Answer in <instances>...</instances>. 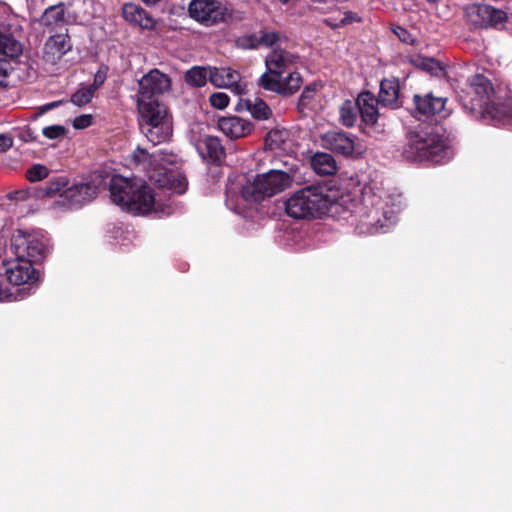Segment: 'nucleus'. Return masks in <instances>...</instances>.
<instances>
[{
    "mask_svg": "<svg viewBox=\"0 0 512 512\" xmlns=\"http://www.w3.org/2000/svg\"><path fill=\"white\" fill-rule=\"evenodd\" d=\"M403 202L372 185L337 197L321 186H307L285 202V211L294 219L312 220L329 214L345 220L360 235L385 233L398 220Z\"/></svg>",
    "mask_w": 512,
    "mask_h": 512,
    "instance_id": "nucleus-1",
    "label": "nucleus"
},
{
    "mask_svg": "<svg viewBox=\"0 0 512 512\" xmlns=\"http://www.w3.org/2000/svg\"><path fill=\"white\" fill-rule=\"evenodd\" d=\"M292 178L286 171L273 168L258 174L253 180L243 182L229 180L226 188V205L235 213L242 214L247 204L260 202L282 192L290 186Z\"/></svg>",
    "mask_w": 512,
    "mask_h": 512,
    "instance_id": "nucleus-2",
    "label": "nucleus"
},
{
    "mask_svg": "<svg viewBox=\"0 0 512 512\" xmlns=\"http://www.w3.org/2000/svg\"><path fill=\"white\" fill-rule=\"evenodd\" d=\"M109 189L113 203L131 214L166 216L173 213L171 205L162 204L153 189L142 179L115 175Z\"/></svg>",
    "mask_w": 512,
    "mask_h": 512,
    "instance_id": "nucleus-3",
    "label": "nucleus"
},
{
    "mask_svg": "<svg viewBox=\"0 0 512 512\" xmlns=\"http://www.w3.org/2000/svg\"><path fill=\"white\" fill-rule=\"evenodd\" d=\"M137 166L146 170L151 181L159 187L175 194L186 192L188 182L178 168V156L172 152L158 151L150 155L146 150L137 148L132 154Z\"/></svg>",
    "mask_w": 512,
    "mask_h": 512,
    "instance_id": "nucleus-4",
    "label": "nucleus"
},
{
    "mask_svg": "<svg viewBox=\"0 0 512 512\" xmlns=\"http://www.w3.org/2000/svg\"><path fill=\"white\" fill-rule=\"evenodd\" d=\"M299 57L284 49H274L265 58L266 72L259 78V85L265 90L279 95H292L302 85V77L298 72L283 74L295 67Z\"/></svg>",
    "mask_w": 512,
    "mask_h": 512,
    "instance_id": "nucleus-5",
    "label": "nucleus"
},
{
    "mask_svg": "<svg viewBox=\"0 0 512 512\" xmlns=\"http://www.w3.org/2000/svg\"><path fill=\"white\" fill-rule=\"evenodd\" d=\"M404 156L411 161H431L442 164L453 157V149L442 135L417 131L409 134Z\"/></svg>",
    "mask_w": 512,
    "mask_h": 512,
    "instance_id": "nucleus-6",
    "label": "nucleus"
},
{
    "mask_svg": "<svg viewBox=\"0 0 512 512\" xmlns=\"http://www.w3.org/2000/svg\"><path fill=\"white\" fill-rule=\"evenodd\" d=\"M103 186L101 176L94 177L86 183L68 185L65 178H57L49 183L46 188L48 195H59L58 205L75 209L91 202Z\"/></svg>",
    "mask_w": 512,
    "mask_h": 512,
    "instance_id": "nucleus-7",
    "label": "nucleus"
},
{
    "mask_svg": "<svg viewBox=\"0 0 512 512\" xmlns=\"http://www.w3.org/2000/svg\"><path fill=\"white\" fill-rule=\"evenodd\" d=\"M12 253L29 261L39 263L51 252V240L41 229H17L10 239Z\"/></svg>",
    "mask_w": 512,
    "mask_h": 512,
    "instance_id": "nucleus-8",
    "label": "nucleus"
},
{
    "mask_svg": "<svg viewBox=\"0 0 512 512\" xmlns=\"http://www.w3.org/2000/svg\"><path fill=\"white\" fill-rule=\"evenodd\" d=\"M34 263L17 256L15 259L4 262L7 280L11 285L19 287L14 292L15 296L19 297V300L34 294L40 284L41 273L34 267Z\"/></svg>",
    "mask_w": 512,
    "mask_h": 512,
    "instance_id": "nucleus-9",
    "label": "nucleus"
},
{
    "mask_svg": "<svg viewBox=\"0 0 512 512\" xmlns=\"http://www.w3.org/2000/svg\"><path fill=\"white\" fill-rule=\"evenodd\" d=\"M464 15L471 25L479 28L497 27L507 21V12L488 4L467 5Z\"/></svg>",
    "mask_w": 512,
    "mask_h": 512,
    "instance_id": "nucleus-10",
    "label": "nucleus"
},
{
    "mask_svg": "<svg viewBox=\"0 0 512 512\" xmlns=\"http://www.w3.org/2000/svg\"><path fill=\"white\" fill-rule=\"evenodd\" d=\"M171 87L170 78L158 69L150 70L139 80L138 103H160L156 97Z\"/></svg>",
    "mask_w": 512,
    "mask_h": 512,
    "instance_id": "nucleus-11",
    "label": "nucleus"
},
{
    "mask_svg": "<svg viewBox=\"0 0 512 512\" xmlns=\"http://www.w3.org/2000/svg\"><path fill=\"white\" fill-rule=\"evenodd\" d=\"M211 83L219 88H227L235 95H242L247 90V83L239 72L229 67H211Z\"/></svg>",
    "mask_w": 512,
    "mask_h": 512,
    "instance_id": "nucleus-12",
    "label": "nucleus"
},
{
    "mask_svg": "<svg viewBox=\"0 0 512 512\" xmlns=\"http://www.w3.org/2000/svg\"><path fill=\"white\" fill-rule=\"evenodd\" d=\"M188 11L193 19L207 24L216 23L224 16L221 4L217 0H192Z\"/></svg>",
    "mask_w": 512,
    "mask_h": 512,
    "instance_id": "nucleus-13",
    "label": "nucleus"
},
{
    "mask_svg": "<svg viewBox=\"0 0 512 512\" xmlns=\"http://www.w3.org/2000/svg\"><path fill=\"white\" fill-rule=\"evenodd\" d=\"M140 128L149 127L162 121L172 122L167 107L162 103H138Z\"/></svg>",
    "mask_w": 512,
    "mask_h": 512,
    "instance_id": "nucleus-14",
    "label": "nucleus"
},
{
    "mask_svg": "<svg viewBox=\"0 0 512 512\" xmlns=\"http://www.w3.org/2000/svg\"><path fill=\"white\" fill-rule=\"evenodd\" d=\"M322 146L344 156L352 155L356 144L354 138L341 131H328L321 136Z\"/></svg>",
    "mask_w": 512,
    "mask_h": 512,
    "instance_id": "nucleus-15",
    "label": "nucleus"
},
{
    "mask_svg": "<svg viewBox=\"0 0 512 512\" xmlns=\"http://www.w3.org/2000/svg\"><path fill=\"white\" fill-rule=\"evenodd\" d=\"M414 103L418 113L425 116L439 115L440 118H446L450 114L446 108V98L434 97L430 93L424 96L415 95Z\"/></svg>",
    "mask_w": 512,
    "mask_h": 512,
    "instance_id": "nucleus-16",
    "label": "nucleus"
},
{
    "mask_svg": "<svg viewBox=\"0 0 512 512\" xmlns=\"http://www.w3.org/2000/svg\"><path fill=\"white\" fill-rule=\"evenodd\" d=\"M72 45L70 38L66 34H56L48 38L44 47V60L50 64H56L68 51Z\"/></svg>",
    "mask_w": 512,
    "mask_h": 512,
    "instance_id": "nucleus-17",
    "label": "nucleus"
},
{
    "mask_svg": "<svg viewBox=\"0 0 512 512\" xmlns=\"http://www.w3.org/2000/svg\"><path fill=\"white\" fill-rule=\"evenodd\" d=\"M480 108L483 120L493 125L505 124L512 118V106L507 103L485 102Z\"/></svg>",
    "mask_w": 512,
    "mask_h": 512,
    "instance_id": "nucleus-18",
    "label": "nucleus"
},
{
    "mask_svg": "<svg viewBox=\"0 0 512 512\" xmlns=\"http://www.w3.org/2000/svg\"><path fill=\"white\" fill-rule=\"evenodd\" d=\"M218 127L223 134L231 139L244 137L252 131V124L248 120L236 116L219 119Z\"/></svg>",
    "mask_w": 512,
    "mask_h": 512,
    "instance_id": "nucleus-19",
    "label": "nucleus"
},
{
    "mask_svg": "<svg viewBox=\"0 0 512 512\" xmlns=\"http://www.w3.org/2000/svg\"><path fill=\"white\" fill-rule=\"evenodd\" d=\"M378 101L370 92L361 93L356 101L358 112L363 122L367 125H373L377 122L379 113L377 109Z\"/></svg>",
    "mask_w": 512,
    "mask_h": 512,
    "instance_id": "nucleus-20",
    "label": "nucleus"
},
{
    "mask_svg": "<svg viewBox=\"0 0 512 512\" xmlns=\"http://www.w3.org/2000/svg\"><path fill=\"white\" fill-rule=\"evenodd\" d=\"M123 17L130 23L144 29L153 28L155 22L153 18L140 6L134 3H126L122 8Z\"/></svg>",
    "mask_w": 512,
    "mask_h": 512,
    "instance_id": "nucleus-21",
    "label": "nucleus"
},
{
    "mask_svg": "<svg viewBox=\"0 0 512 512\" xmlns=\"http://www.w3.org/2000/svg\"><path fill=\"white\" fill-rule=\"evenodd\" d=\"M400 85L398 79H384L380 83L378 102L383 106L397 107Z\"/></svg>",
    "mask_w": 512,
    "mask_h": 512,
    "instance_id": "nucleus-22",
    "label": "nucleus"
},
{
    "mask_svg": "<svg viewBox=\"0 0 512 512\" xmlns=\"http://www.w3.org/2000/svg\"><path fill=\"white\" fill-rule=\"evenodd\" d=\"M145 137L153 145H158L168 141L173 132L172 122L162 121L149 127L140 128Z\"/></svg>",
    "mask_w": 512,
    "mask_h": 512,
    "instance_id": "nucleus-23",
    "label": "nucleus"
},
{
    "mask_svg": "<svg viewBox=\"0 0 512 512\" xmlns=\"http://www.w3.org/2000/svg\"><path fill=\"white\" fill-rule=\"evenodd\" d=\"M23 53V45L12 34L0 26V54L10 60L18 59Z\"/></svg>",
    "mask_w": 512,
    "mask_h": 512,
    "instance_id": "nucleus-24",
    "label": "nucleus"
},
{
    "mask_svg": "<svg viewBox=\"0 0 512 512\" xmlns=\"http://www.w3.org/2000/svg\"><path fill=\"white\" fill-rule=\"evenodd\" d=\"M311 167L319 175H332L336 172L335 159L328 153H316L311 158Z\"/></svg>",
    "mask_w": 512,
    "mask_h": 512,
    "instance_id": "nucleus-25",
    "label": "nucleus"
},
{
    "mask_svg": "<svg viewBox=\"0 0 512 512\" xmlns=\"http://www.w3.org/2000/svg\"><path fill=\"white\" fill-rule=\"evenodd\" d=\"M204 149L206 150L207 156L213 161L220 160L224 154L220 140L214 136H205L202 142L197 146V150L203 156Z\"/></svg>",
    "mask_w": 512,
    "mask_h": 512,
    "instance_id": "nucleus-26",
    "label": "nucleus"
},
{
    "mask_svg": "<svg viewBox=\"0 0 512 512\" xmlns=\"http://www.w3.org/2000/svg\"><path fill=\"white\" fill-rule=\"evenodd\" d=\"M471 88L479 98V107L489 102V97L493 92L490 81L483 75H475L471 81Z\"/></svg>",
    "mask_w": 512,
    "mask_h": 512,
    "instance_id": "nucleus-27",
    "label": "nucleus"
},
{
    "mask_svg": "<svg viewBox=\"0 0 512 512\" xmlns=\"http://www.w3.org/2000/svg\"><path fill=\"white\" fill-rule=\"evenodd\" d=\"M185 80L191 86L202 87L208 80L211 82V67H192L186 72Z\"/></svg>",
    "mask_w": 512,
    "mask_h": 512,
    "instance_id": "nucleus-28",
    "label": "nucleus"
},
{
    "mask_svg": "<svg viewBox=\"0 0 512 512\" xmlns=\"http://www.w3.org/2000/svg\"><path fill=\"white\" fill-rule=\"evenodd\" d=\"M246 109L251 115L259 120H266L271 116V109L269 106L260 98L246 99L243 101Z\"/></svg>",
    "mask_w": 512,
    "mask_h": 512,
    "instance_id": "nucleus-29",
    "label": "nucleus"
},
{
    "mask_svg": "<svg viewBox=\"0 0 512 512\" xmlns=\"http://www.w3.org/2000/svg\"><path fill=\"white\" fill-rule=\"evenodd\" d=\"M64 21L65 9L63 3L48 7L42 16V23L46 26H56L64 23Z\"/></svg>",
    "mask_w": 512,
    "mask_h": 512,
    "instance_id": "nucleus-30",
    "label": "nucleus"
},
{
    "mask_svg": "<svg viewBox=\"0 0 512 512\" xmlns=\"http://www.w3.org/2000/svg\"><path fill=\"white\" fill-rule=\"evenodd\" d=\"M358 115V109L356 102H352L350 100L345 101L339 110V120L340 122L347 127H352Z\"/></svg>",
    "mask_w": 512,
    "mask_h": 512,
    "instance_id": "nucleus-31",
    "label": "nucleus"
},
{
    "mask_svg": "<svg viewBox=\"0 0 512 512\" xmlns=\"http://www.w3.org/2000/svg\"><path fill=\"white\" fill-rule=\"evenodd\" d=\"M95 95V91L89 86L80 87L75 93L71 96V102L76 106H84L91 102Z\"/></svg>",
    "mask_w": 512,
    "mask_h": 512,
    "instance_id": "nucleus-32",
    "label": "nucleus"
},
{
    "mask_svg": "<svg viewBox=\"0 0 512 512\" xmlns=\"http://www.w3.org/2000/svg\"><path fill=\"white\" fill-rule=\"evenodd\" d=\"M320 85L317 83L310 84L306 86L300 96L299 99V108L301 110L307 108L311 102V100L314 98L316 92L319 90Z\"/></svg>",
    "mask_w": 512,
    "mask_h": 512,
    "instance_id": "nucleus-33",
    "label": "nucleus"
},
{
    "mask_svg": "<svg viewBox=\"0 0 512 512\" xmlns=\"http://www.w3.org/2000/svg\"><path fill=\"white\" fill-rule=\"evenodd\" d=\"M287 136V132L280 130H273L267 134L266 143L267 145L273 148H280L282 143L285 141Z\"/></svg>",
    "mask_w": 512,
    "mask_h": 512,
    "instance_id": "nucleus-34",
    "label": "nucleus"
},
{
    "mask_svg": "<svg viewBox=\"0 0 512 512\" xmlns=\"http://www.w3.org/2000/svg\"><path fill=\"white\" fill-rule=\"evenodd\" d=\"M48 169L44 165L36 164L27 170V178L31 182L40 181L48 176Z\"/></svg>",
    "mask_w": 512,
    "mask_h": 512,
    "instance_id": "nucleus-35",
    "label": "nucleus"
},
{
    "mask_svg": "<svg viewBox=\"0 0 512 512\" xmlns=\"http://www.w3.org/2000/svg\"><path fill=\"white\" fill-rule=\"evenodd\" d=\"M355 21H359V18L357 15L351 11H345L339 13V18L337 19V22L333 23L331 21H327L329 25L333 27H338L341 25H347L350 23H353Z\"/></svg>",
    "mask_w": 512,
    "mask_h": 512,
    "instance_id": "nucleus-36",
    "label": "nucleus"
},
{
    "mask_svg": "<svg viewBox=\"0 0 512 512\" xmlns=\"http://www.w3.org/2000/svg\"><path fill=\"white\" fill-rule=\"evenodd\" d=\"M210 103L216 109H224L228 106L229 97L224 92H216L210 96Z\"/></svg>",
    "mask_w": 512,
    "mask_h": 512,
    "instance_id": "nucleus-37",
    "label": "nucleus"
},
{
    "mask_svg": "<svg viewBox=\"0 0 512 512\" xmlns=\"http://www.w3.org/2000/svg\"><path fill=\"white\" fill-rule=\"evenodd\" d=\"M13 70V67L9 62L4 59H0V86H6L8 78Z\"/></svg>",
    "mask_w": 512,
    "mask_h": 512,
    "instance_id": "nucleus-38",
    "label": "nucleus"
},
{
    "mask_svg": "<svg viewBox=\"0 0 512 512\" xmlns=\"http://www.w3.org/2000/svg\"><path fill=\"white\" fill-rule=\"evenodd\" d=\"M65 134V128L61 125H52L43 128V135L49 139H57Z\"/></svg>",
    "mask_w": 512,
    "mask_h": 512,
    "instance_id": "nucleus-39",
    "label": "nucleus"
},
{
    "mask_svg": "<svg viewBox=\"0 0 512 512\" xmlns=\"http://www.w3.org/2000/svg\"><path fill=\"white\" fill-rule=\"evenodd\" d=\"M279 40L278 33L274 31H262L259 37L258 44L271 46Z\"/></svg>",
    "mask_w": 512,
    "mask_h": 512,
    "instance_id": "nucleus-40",
    "label": "nucleus"
},
{
    "mask_svg": "<svg viewBox=\"0 0 512 512\" xmlns=\"http://www.w3.org/2000/svg\"><path fill=\"white\" fill-rule=\"evenodd\" d=\"M19 301V297L0 280V302Z\"/></svg>",
    "mask_w": 512,
    "mask_h": 512,
    "instance_id": "nucleus-41",
    "label": "nucleus"
},
{
    "mask_svg": "<svg viewBox=\"0 0 512 512\" xmlns=\"http://www.w3.org/2000/svg\"><path fill=\"white\" fill-rule=\"evenodd\" d=\"M420 65L424 70L432 74H437L438 71L442 70L440 63L431 58L422 59Z\"/></svg>",
    "mask_w": 512,
    "mask_h": 512,
    "instance_id": "nucleus-42",
    "label": "nucleus"
},
{
    "mask_svg": "<svg viewBox=\"0 0 512 512\" xmlns=\"http://www.w3.org/2000/svg\"><path fill=\"white\" fill-rule=\"evenodd\" d=\"M92 120H93V118L90 114H83V115L77 116L73 120V127L75 129H85L92 124Z\"/></svg>",
    "mask_w": 512,
    "mask_h": 512,
    "instance_id": "nucleus-43",
    "label": "nucleus"
},
{
    "mask_svg": "<svg viewBox=\"0 0 512 512\" xmlns=\"http://www.w3.org/2000/svg\"><path fill=\"white\" fill-rule=\"evenodd\" d=\"M6 197L11 201L19 203L27 201L30 197V193L27 190H16L8 193Z\"/></svg>",
    "mask_w": 512,
    "mask_h": 512,
    "instance_id": "nucleus-44",
    "label": "nucleus"
},
{
    "mask_svg": "<svg viewBox=\"0 0 512 512\" xmlns=\"http://www.w3.org/2000/svg\"><path fill=\"white\" fill-rule=\"evenodd\" d=\"M106 78V70L99 69L94 75L93 83L89 86L96 92L104 84Z\"/></svg>",
    "mask_w": 512,
    "mask_h": 512,
    "instance_id": "nucleus-45",
    "label": "nucleus"
},
{
    "mask_svg": "<svg viewBox=\"0 0 512 512\" xmlns=\"http://www.w3.org/2000/svg\"><path fill=\"white\" fill-rule=\"evenodd\" d=\"M394 33L404 43L411 44L414 42L413 36L403 27H396Z\"/></svg>",
    "mask_w": 512,
    "mask_h": 512,
    "instance_id": "nucleus-46",
    "label": "nucleus"
},
{
    "mask_svg": "<svg viewBox=\"0 0 512 512\" xmlns=\"http://www.w3.org/2000/svg\"><path fill=\"white\" fill-rule=\"evenodd\" d=\"M13 145L11 137L0 134V152L7 151Z\"/></svg>",
    "mask_w": 512,
    "mask_h": 512,
    "instance_id": "nucleus-47",
    "label": "nucleus"
},
{
    "mask_svg": "<svg viewBox=\"0 0 512 512\" xmlns=\"http://www.w3.org/2000/svg\"><path fill=\"white\" fill-rule=\"evenodd\" d=\"M115 234H116L114 237L115 242L117 244L121 243L120 241L117 240V237H118V235L122 236L124 234V230L121 227L115 228Z\"/></svg>",
    "mask_w": 512,
    "mask_h": 512,
    "instance_id": "nucleus-48",
    "label": "nucleus"
},
{
    "mask_svg": "<svg viewBox=\"0 0 512 512\" xmlns=\"http://www.w3.org/2000/svg\"><path fill=\"white\" fill-rule=\"evenodd\" d=\"M60 103H61L60 101L51 102L49 104H46L45 108H46V110H50L52 108L57 107Z\"/></svg>",
    "mask_w": 512,
    "mask_h": 512,
    "instance_id": "nucleus-49",
    "label": "nucleus"
},
{
    "mask_svg": "<svg viewBox=\"0 0 512 512\" xmlns=\"http://www.w3.org/2000/svg\"><path fill=\"white\" fill-rule=\"evenodd\" d=\"M505 9H506V10H504V11H505V12H507V14H508V13L512 14V0H508V3H507V5H506V8H505Z\"/></svg>",
    "mask_w": 512,
    "mask_h": 512,
    "instance_id": "nucleus-50",
    "label": "nucleus"
},
{
    "mask_svg": "<svg viewBox=\"0 0 512 512\" xmlns=\"http://www.w3.org/2000/svg\"><path fill=\"white\" fill-rule=\"evenodd\" d=\"M282 3H287L289 0H280Z\"/></svg>",
    "mask_w": 512,
    "mask_h": 512,
    "instance_id": "nucleus-51",
    "label": "nucleus"
},
{
    "mask_svg": "<svg viewBox=\"0 0 512 512\" xmlns=\"http://www.w3.org/2000/svg\"><path fill=\"white\" fill-rule=\"evenodd\" d=\"M42 2H44L45 0H41Z\"/></svg>",
    "mask_w": 512,
    "mask_h": 512,
    "instance_id": "nucleus-52",
    "label": "nucleus"
}]
</instances>
